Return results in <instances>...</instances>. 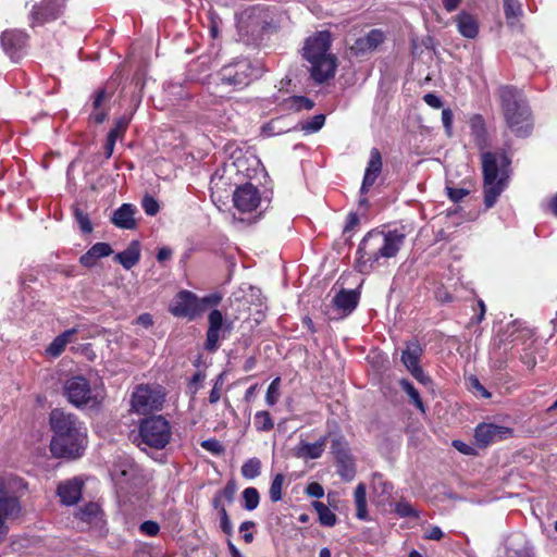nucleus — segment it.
Returning <instances> with one entry per match:
<instances>
[{"label": "nucleus", "instance_id": "f257e3e1", "mask_svg": "<svg viewBox=\"0 0 557 557\" xmlns=\"http://www.w3.org/2000/svg\"><path fill=\"white\" fill-rule=\"evenodd\" d=\"M405 242V235L398 231L369 232L361 240L357 250L356 268L361 273L385 264V261L397 255Z\"/></svg>", "mask_w": 557, "mask_h": 557}, {"label": "nucleus", "instance_id": "f03ea898", "mask_svg": "<svg viewBox=\"0 0 557 557\" xmlns=\"http://www.w3.org/2000/svg\"><path fill=\"white\" fill-rule=\"evenodd\" d=\"M331 34L329 32H318L310 36L302 48V55L310 64L312 78L318 83H323L335 74L336 59L330 52Z\"/></svg>", "mask_w": 557, "mask_h": 557}, {"label": "nucleus", "instance_id": "7ed1b4c3", "mask_svg": "<svg viewBox=\"0 0 557 557\" xmlns=\"http://www.w3.org/2000/svg\"><path fill=\"white\" fill-rule=\"evenodd\" d=\"M502 110L509 128L517 136H527L532 128L530 111L527 101L518 89L511 86L498 88Z\"/></svg>", "mask_w": 557, "mask_h": 557}, {"label": "nucleus", "instance_id": "20e7f679", "mask_svg": "<svg viewBox=\"0 0 557 557\" xmlns=\"http://www.w3.org/2000/svg\"><path fill=\"white\" fill-rule=\"evenodd\" d=\"M508 165L509 160L504 153L485 152L482 154L486 208H492L503 193Z\"/></svg>", "mask_w": 557, "mask_h": 557}, {"label": "nucleus", "instance_id": "39448f33", "mask_svg": "<svg viewBox=\"0 0 557 557\" xmlns=\"http://www.w3.org/2000/svg\"><path fill=\"white\" fill-rule=\"evenodd\" d=\"M64 394L69 401L76 407L96 408L104 398V393L99 387H91L86 377L75 375L64 383Z\"/></svg>", "mask_w": 557, "mask_h": 557}, {"label": "nucleus", "instance_id": "423d86ee", "mask_svg": "<svg viewBox=\"0 0 557 557\" xmlns=\"http://www.w3.org/2000/svg\"><path fill=\"white\" fill-rule=\"evenodd\" d=\"M140 436L150 447H164L171 436L168 421L161 416L146 419L140 425Z\"/></svg>", "mask_w": 557, "mask_h": 557}, {"label": "nucleus", "instance_id": "0eeeda50", "mask_svg": "<svg viewBox=\"0 0 557 557\" xmlns=\"http://www.w3.org/2000/svg\"><path fill=\"white\" fill-rule=\"evenodd\" d=\"M163 397L160 391L151 389L148 386H138L133 393L132 408L139 414H147L161 409Z\"/></svg>", "mask_w": 557, "mask_h": 557}, {"label": "nucleus", "instance_id": "6e6552de", "mask_svg": "<svg viewBox=\"0 0 557 557\" xmlns=\"http://www.w3.org/2000/svg\"><path fill=\"white\" fill-rule=\"evenodd\" d=\"M208 324L206 348L213 351L218 348L220 338L231 331L232 323L223 318L220 310L214 309L208 315Z\"/></svg>", "mask_w": 557, "mask_h": 557}, {"label": "nucleus", "instance_id": "1a4fd4ad", "mask_svg": "<svg viewBox=\"0 0 557 557\" xmlns=\"http://www.w3.org/2000/svg\"><path fill=\"white\" fill-rule=\"evenodd\" d=\"M84 435L77 436H53L50 449L53 456L58 458L75 459L81 456L83 449Z\"/></svg>", "mask_w": 557, "mask_h": 557}, {"label": "nucleus", "instance_id": "9d476101", "mask_svg": "<svg viewBox=\"0 0 557 557\" xmlns=\"http://www.w3.org/2000/svg\"><path fill=\"white\" fill-rule=\"evenodd\" d=\"M50 424L55 433L54 436L70 435V437H75L77 435H84L75 417L71 413H66L62 409H53L51 411Z\"/></svg>", "mask_w": 557, "mask_h": 557}, {"label": "nucleus", "instance_id": "9b49d317", "mask_svg": "<svg viewBox=\"0 0 557 557\" xmlns=\"http://www.w3.org/2000/svg\"><path fill=\"white\" fill-rule=\"evenodd\" d=\"M203 312V301L194 293L182 290L176 294V317L195 320Z\"/></svg>", "mask_w": 557, "mask_h": 557}, {"label": "nucleus", "instance_id": "f8f14e48", "mask_svg": "<svg viewBox=\"0 0 557 557\" xmlns=\"http://www.w3.org/2000/svg\"><path fill=\"white\" fill-rule=\"evenodd\" d=\"M250 66L247 61L223 67L221 79L223 84L242 88L250 83Z\"/></svg>", "mask_w": 557, "mask_h": 557}, {"label": "nucleus", "instance_id": "ddd939ff", "mask_svg": "<svg viewBox=\"0 0 557 557\" xmlns=\"http://www.w3.org/2000/svg\"><path fill=\"white\" fill-rule=\"evenodd\" d=\"M511 430L493 423H481L475 429V441L481 446H487L499 440L508 438Z\"/></svg>", "mask_w": 557, "mask_h": 557}, {"label": "nucleus", "instance_id": "4468645a", "mask_svg": "<svg viewBox=\"0 0 557 557\" xmlns=\"http://www.w3.org/2000/svg\"><path fill=\"white\" fill-rule=\"evenodd\" d=\"M234 205L243 212L255 210L260 203V195L252 184L239 186L234 193Z\"/></svg>", "mask_w": 557, "mask_h": 557}, {"label": "nucleus", "instance_id": "2eb2a0df", "mask_svg": "<svg viewBox=\"0 0 557 557\" xmlns=\"http://www.w3.org/2000/svg\"><path fill=\"white\" fill-rule=\"evenodd\" d=\"M382 171V157L380 151L376 148H372L370 151V160L368 162L362 185L360 188L361 195H366L370 187L373 186L376 178L379 177Z\"/></svg>", "mask_w": 557, "mask_h": 557}, {"label": "nucleus", "instance_id": "dca6fc26", "mask_svg": "<svg viewBox=\"0 0 557 557\" xmlns=\"http://www.w3.org/2000/svg\"><path fill=\"white\" fill-rule=\"evenodd\" d=\"M63 8L60 0H42L39 5L34 7L32 11L33 18L38 23H44L57 18Z\"/></svg>", "mask_w": 557, "mask_h": 557}, {"label": "nucleus", "instance_id": "f3484780", "mask_svg": "<svg viewBox=\"0 0 557 557\" xmlns=\"http://www.w3.org/2000/svg\"><path fill=\"white\" fill-rule=\"evenodd\" d=\"M4 484L0 481V495L5 494ZM21 512L18 499L14 496H0V529L7 519H15Z\"/></svg>", "mask_w": 557, "mask_h": 557}, {"label": "nucleus", "instance_id": "a211bd4d", "mask_svg": "<svg viewBox=\"0 0 557 557\" xmlns=\"http://www.w3.org/2000/svg\"><path fill=\"white\" fill-rule=\"evenodd\" d=\"M137 209L131 203H123L113 212L111 222L119 228L134 230L137 226L135 214Z\"/></svg>", "mask_w": 557, "mask_h": 557}, {"label": "nucleus", "instance_id": "6ab92c4d", "mask_svg": "<svg viewBox=\"0 0 557 557\" xmlns=\"http://www.w3.org/2000/svg\"><path fill=\"white\" fill-rule=\"evenodd\" d=\"M385 39V35L380 29H372L366 36L358 38L351 46L356 53L376 49Z\"/></svg>", "mask_w": 557, "mask_h": 557}, {"label": "nucleus", "instance_id": "aec40b11", "mask_svg": "<svg viewBox=\"0 0 557 557\" xmlns=\"http://www.w3.org/2000/svg\"><path fill=\"white\" fill-rule=\"evenodd\" d=\"M83 482L78 479H73L61 483L58 487V494L63 504H75L82 494Z\"/></svg>", "mask_w": 557, "mask_h": 557}, {"label": "nucleus", "instance_id": "412c9836", "mask_svg": "<svg viewBox=\"0 0 557 557\" xmlns=\"http://www.w3.org/2000/svg\"><path fill=\"white\" fill-rule=\"evenodd\" d=\"M458 32L466 38L473 39L479 33L478 20L467 12H461L455 17Z\"/></svg>", "mask_w": 557, "mask_h": 557}, {"label": "nucleus", "instance_id": "4be33fe9", "mask_svg": "<svg viewBox=\"0 0 557 557\" xmlns=\"http://www.w3.org/2000/svg\"><path fill=\"white\" fill-rule=\"evenodd\" d=\"M326 446V437H321L315 443L301 442L296 448V455L300 458L317 459L321 457Z\"/></svg>", "mask_w": 557, "mask_h": 557}, {"label": "nucleus", "instance_id": "5701e85b", "mask_svg": "<svg viewBox=\"0 0 557 557\" xmlns=\"http://www.w3.org/2000/svg\"><path fill=\"white\" fill-rule=\"evenodd\" d=\"M507 550L509 557H533L528 541L521 534L513 535L509 539Z\"/></svg>", "mask_w": 557, "mask_h": 557}, {"label": "nucleus", "instance_id": "b1692460", "mask_svg": "<svg viewBox=\"0 0 557 557\" xmlns=\"http://www.w3.org/2000/svg\"><path fill=\"white\" fill-rule=\"evenodd\" d=\"M76 333V329H70L57 336L46 348V354L52 358L59 357L64 351L66 345L73 341V336Z\"/></svg>", "mask_w": 557, "mask_h": 557}, {"label": "nucleus", "instance_id": "393cba45", "mask_svg": "<svg viewBox=\"0 0 557 557\" xmlns=\"http://www.w3.org/2000/svg\"><path fill=\"white\" fill-rule=\"evenodd\" d=\"M336 309L344 315L350 313L358 304V294L354 290H342L333 299Z\"/></svg>", "mask_w": 557, "mask_h": 557}, {"label": "nucleus", "instance_id": "a878e982", "mask_svg": "<svg viewBox=\"0 0 557 557\" xmlns=\"http://www.w3.org/2000/svg\"><path fill=\"white\" fill-rule=\"evenodd\" d=\"M422 355V348L417 342H410L407 344L406 349L403 351L401 361L408 371H411L419 366L420 357Z\"/></svg>", "mask_w": 557, "mask_h": 557}, {"label": "nucleus", "instance_id": "bb28decb", "mask_svg": "<svg viewBox=\"0 0 557 557\" xmlns=\"http://www.w3.org/2000/svg\"><path fill=\"white\" fill-rule=\"evenodd\" d=\"M27 36L20 30H7L1 36V44L7 51H13L22 48L26 42Z\"/></svg>", "mask_w": 557, "mask_h": 557}, {"label": "nucleus", "instance_id": "cd10ccee", "mask_svg": "<svg viewBox=\"0 0 557 557\" xmlns=\"http://www.w3.org/2000/svg\"><path fill=\"white\" fill-rule=\"evenodd\" d=\"M139 245L137 242H133L124 251L115 256V260H117L124 269L129 270L139 261Z\"/></svg>", "mask_w": 557, "mask_h": 557}, {"label": "nucleus", "instance_id": "c85d7f7f", "mask_svg": "<svg viewBox=\"0 0 557 557\" xmlns=\"http://www.w3.org/2000/svg\"><path fill=\"white\" fill-rule=\"evenodd\" d=\"M113 95L112 90H108V88L101 89L97 92L96 98L94 100V109L95 112L92 113L91 117L96 123H102L107 117L106 111H100L101 104L109 100Z\"/></svg>", "mask_w": 557, "mask_h": 557}, {"label": "nucleus", "instance_id": "c756f323", "mask_svg": "<svg viewBox=\"0 0 557 557\" xmlns=\"http://www.w3.org/2000/svg\"><path fill=\"white\" fill-rule=\"evenodd\" d=\"M314 103L309 98L302 96H294L283 101V108L287 111L298 112L301 110H311Z\"/></svg>", "mask_w": 557, "mask_h": 557}, {"label": "nucleus", "instance_id": "7c9ffc66", "mask_svg": "<svg viewBox=\"0 0 557 557\" xmlns=\"http://www.w3.org/2000/svg\"><path fill=\"white\" fill-rule=\"evenodd\" d=\"M366 494V485L363 483H359L355 490V503L357 508L356 516L361 520H366L368 517Z\"/></svg>", "mask_w": 557, "mask_h": 557}, {"label": "nucleus", "instance_id": "2f4dec72", "mask_svg": "<svg viewBox=\"0 0 557 557\" xmlns=\"http://www.w3.org/2000/svg\"><path fill=\"white\" fill-rule=\"evenodd\" d=\"M101 510L100 507L95 503H89L84 507L79 508L76 516L84 522L94 523L100 519Z\"/></svg>", "mask_w": 557, "mask_h": 557}, {"label": "nucleus", "instance_id": "473e14b6", "mask_svg": "<svg viewBox=\"0 0 557 557\" xmlns=\"http://www.w3.org/2000/svg\"><path fill=\"white\" fill-rule=\"evenodd\" d=\"M313 508L317 510L319 516V521L321 524L325 527H333L336 523V516L333 513L330 508L321 502H313Z\"/></svg>", "mask_w": 557, "mask_h": 557}, {"label": "nucleus", "instance_id": "72a5a7b5", "mask_svg": "<svg viewBox=\"0 0 557 557\" xmlns=\"http://www.w3.org/2000/svg\"><path fill=\"white\" fill-rule=\"evenodd\" d=\"M240 471L244 478L252 480L261 472V461L258 458H250L244 462Z\"/></svg>", "mask_w": 557, "mask_h": 557}, {"label": "nucleus", "instance_id": "f704fd0d", "mask_svg": "<svg viewBox=\"0 0 557 557\" xmlns=\"http://www.w3.org/2000/svg\"><path fill=\"white\" fill-rule=\"evenodd\" d=\"M253 423L259 432H268L273 429L274 423L268 411H258L253 417Z\"/></svg>", "mask_w": 557, "mask_h": 557}, {"label": "nucleus", "instance_id": "c9c22d12", "mask_svg": "<svg viewBox=\"0 0 557 557\" xmlns=\"http://www.w3.org/2000/svg\"><path fill=\"white\" fill-rule=\"evenodd\" d=\"M244 500V508L246 510H255L260 502V495L256 487H247L242 493Z\"/></svg>", "mask_w": 557, "mask_h": 557}, {"label": "nucleus", "instance_id": "e433bc0d", "mask_svg": "<svg viewBox=\"0 0 557 557\" xmlns=\"http://www.w3.org/2000/svg\"><path fill=\"white\" fill-rule=\"evenodd\" d=\"M324 122H325V115L318 114V115L312 116L309 120L301 122L300 129L307 134L317 133L318 131H320L323 127Z\"/></svg>", "mask_w": 557, "mask_h": 557}, {"label": "nucleus", "instance_id": "4c0bfd02", "mask_svg": "<svg viewBox=\"0 0 557 557\" xmlns=\"http://www.w3.org/2000/svg\"><path fill=\"white\" fill-rule=\"evenodd\" d=\"M284 482H285V476L282 473H277L273 478V481H272L270 490H269V496L273 503H276L282 499V491H283Z\"/></svg>", "mask_w": 557, "mask_h": 557}, {"label": "nucleus", "instance_id": "58836bf2", "mask_svg": "<svg viewBox=\"0 0 557 557\" xmlns=\"http://www.w3.org/2000/svg\"><path fill=\"white\" fill-rule=\"evenodd\" d=\"M505 15L509 23H513L521 14V5L518 0H504Z\"/></svg>", "mask_w": 557, "mask_h": 557}, {"label": "nucleus", "instance_id": "ea45409f", "mask_svg": "<svg viewBox=\"0 0 557 557\" xmlns=\"http://www.w3.org/2000/svg\"><path fill=\"white\" fill-rule=\"evenodd\" d=\"M400 385L403 389L407 393V395L410 397L412 403L416 405V407L423 412L424 406L420 398L419 392L414 388V386L407 380H401Z\"/></svg>", "mask_w": 557, "mask_h": 557}, {"label": "nucleus", "instance_id": "a19ab883", "mask_svg": "<svg viewBox=\"0 0 557 557\" xmlns=\"http://www.w3.org/2000/svg\"><path fill=\"white\" fill-rule=\"evenodd\" d=\"M280 385L281 379L275 377L269 385L267 394H265V403L268 406H274L280 398Z\"/></svg>", "mask_w": 557, "mask_h": 557}, {"label": "nucleus", "instance_id": "79ce46f5", "mask_svg": "<svg viewBox=\"0 0 557 557\" xmlns=\"http://www.w3.org/2000/svg\"><path fill=\"white\" fill-rule=\"evenodd\" d=\"M372 488L375 494L383 497L388 496L392 491V486L379 474L373 475Z\"/></svg>", "mask_w": 557, "mask_h": 557}, {"label": "nucleus", "instance_id": "37998d69", "mask_svg": "<svg viewBox=\"0 0 557 557\" xmlns=\"http://www.w3.org/2000/svg\"><path fill=\"white\" fill-rule=\"evenodd\" d=\"M129 121H131V117L129 116H126V115H123L121 116L116 122H115V126L114 128H112L110 132H109V136L114 138V139H119L123 136V134L125 133L128 124H129Z\"/></svg>", "mask_w": 557, "mask_h": 557}, {"label": "nucleus", "instance_id": "c03bdc74", "mask_svg": "<svg viewBox=\"0 0 557 557\" xmlns=\"http://www.w3.org/2000/svg\"><path fill=\"white\" fill-rule=\"evenodd\" d=\"M201 447L211 453L214 456H220L225 451L224 446L220 443V441L215 438H209L201 442Z\"/></svg>", "mask_w": 557, "mask_h": 557}, {"label": "nucleus", "instance_id": "a18cd8bd", "mask_svg": "<svg viewBox=\"0 0 557 557\" xmlns=\"http://www.w3.org/2000/svg\"><path fill=\"white\" fill-rule=\"evenodd\" d=\"M139 532L146 536H156L160 532V525L153 520H146L138 527Z\"/></svg>", "mask_w": 557, "mask_h": 557}, {"label": "nucleus", "instance_id": "49530a36", "mask_svg": "<svg viewBox=\"0 0 557 557\" xmlns=\"http://www.w3.org/2000/svg\"><path fill=\"white\" fill-rule=\"evenodd\" d=\"M205 379L206 374L203 372H196L187 385V393L191 396L196 395V393L200 389Z\"/></svg>", "mask_w": 557, "mask_h": 557}, {"label": "nucleus", "instance_id": "de8ad7c7", "mask_svg": "<svg viewBox=\"0 0 557 557\" xmlns=\"http://www.w3.org/2000/svg\"><path fill=\"white\" fill-rule=\"evenodd\" d=\"M75 219L79 225V228L84 233H91L92 225L89 221V218L86 213H84L81 209L76 208L74 211Z\"/></svg>", "mask_w": 557, "mask_h": 557}, {"label": "nucleus", "instance_id": "09e8293b", "mask_svg": "<svg viewBox=\"0 0 557 557\" xmlns=\"http://www.w3.org/2000/svg\"><path fill=\"white\" fill-rule=\"evenodd\" d=\"M141 206L148 215H156L160 208L157 200L150 195H145L141 200Z\"/></svg>", "mask_w": 557, "mask_h": 557}, {"label": "nucleus", "instance_id": "8fccbe9b", "mask_svg": "<svg viewBox=\"0 0 557 557\" xmlns=\"http://www.w3.org/2000/svg\"><path fill=\"white\" fill-rule=\"evenodd\" d=\"M94 256L98 259L111 255L112 249L107 243H97L89 249Z\"/></svg>", "mask_w": 557, "mask_h": 557}, {"label": "nucleus", "instance_id": "3c124183", "mask_svg": "<svg viewBox=\"0 0 557 557\" xmlns=\"http://www.w3.org/2000/svg\"><path fill=\"white\" fill-rule=\"evenodd\" d=\"M395 510L400 517L417 516L414 508L407 502L398 503Z\"/></svg>", "mask_w": 557, "mask_h": 557}, {"label": "nucleus", "instance_id": "603ef678", "mask_svg": "<svg viewBox=\"0 0 557 557\" xmlns=\"http://www.w3.org/2000/svg\"><path fill=\"white\" fill-rule=\"evenodd\" d=\"M236 493V486L233 482H228L224 488L216 492L221 497L228 503H232Z\"/></svg>", "mask_w": 557, "mask_h": 557}, {"label": "nucleus", "instance_id": "864d4df0", "mask_svg": "<svg viewBox=\"0 0 557 557\" xmlns=\"http://www.w3.org/2000/svg\"><path fill=\"white\" fill-rule=\"evenodd\" d=\"M222 383H223V374H220L215 381V384H214L212 391L210 392V395H209V401L211 404H215L220 400V397H221L220 386L222 385Z\"/></svg>", "mask_w": 557, "mask_h": 557}, {"label": "nucleus", "instance_id": "5fc2aeb1", "mask_svg": "<svg viewBox=\"0 0 557 557\" xmlns=\"http://www.w3.org/2000/svg\"><path fill=\"white\" fill-rule=\"evenodd\" d=\"M252 528H255V522L252 521H244L239 527V532L244 534L246 543H251L253 541V534L248 532Z\"/></svg>", "mask_w": 557, "mask_h": 557}, {"label": "nucleus", "instance_id": "6e6d98bb", "mask_svg": "<svg viewBox=\"0 0 557 557\" xmlns=\"http://www.w3.org/2000/svg\"><path fill=\"white\" fill-rule=\"evenodd\" d=\"M282 123V120L281 119H276V120H273L271 121L267 127L264 128L267 132H269V135H277V134H282L286 131H288L289 128H284V127H281L280 124Z\"/></svg>", "mask_w": 557, "mask_h": 557}, {"label": "nucleus", "instance_id": "4d7b16f0", "mask_svg": "<svg viewBox=\"0 0 557 557\" xmlns=\"http://www.w3.org/2000/svg\"><path fill=\"white\" fill-rule=\"evenodd\" d=\"M469 382L471 389L476 393H480L482 397L488 398L491 396V394L484 388V386L480 383V381L476 377L471 376L469 379Z\"/></svg>", "mask_w": 557, "mask_h": 557}, {"label": "nucleus", "instance_id": "13d9d810", "mask_svg": "<svg viewBox=\"0 0 557 557\" xmlns=\"http://www.w3.org/2000/svg\"><path fill=\"white\" fill-rule=\"evenodd\" d=\"M307 494L312 496V497H315V498H321L323 497L324 495V490L323 487L317 483V482H312L310 483L308 486H307Z\"/></svg>", "mask_w": 557, "mask_h": 557}, {"label": "nucleus", "instance_id": "bf43d9fd", "mask_svg": "<svg viewBox=\"0 0 557 557\" xmlns=\"http://www.w3.org/2000/svg\"><path fill=\"white\" fill-rule=\"evenodd\" d=\"M467 195H468V191L466 189H462V188H448V196L455 202L460 201Z\"/></svg>", "mask_w": 557, "mask_h": 557}, {"label": "nucleus", "instance_id": "052dcab7", "mask_svg": "<svg viewBox=\"0 0 557 557\" xmlns=\"http://www.w3.org/2000/svg\"><path fill=\"white\" fill-rule=\"evenodd\" d=\"M443 535V531L438 527H432L426 530L424 537L432 541H440Z\"/></svg>", "mask_w": 557, "mask_h": 557}, {"label": "nucleus", "instance_id": "680f3d73", "mask_svg": "<svg viewBox=\"0 0 557 557\" xmlns=\"http://www.w3.org/2000/svg\"><path fill=\"white\" fill-rule=\"evenodd\" d=\"M425 103L434 109H440L442 107V100L434 94H426L423 97Z\"/></svg>", "mask_w": 557, "mask_h": 557}, {"label": "nucleus", "instance_id": "e2e57ef3", "mask_svg": "<svg viewBox=\"0 0 557 557\" xmlns=\"http://www.w3.org/2000/svg\"><path fill=\"white\" fill-rule=\"evenodd\" d=\"M442 122L445 129L449 133L453 124V112L449 109H444L442 111Z\"/></svg>", "mask_w": 557, "mask_h": 557}, {"label": "nucleus", "instance_id": "0e129e2a", "mask_svg": "<svg viewBox=\"0 0 557 557\" xmlns=\"http://www.w3.org/2000/svg\"><path fill=\"white\" fill-rule=\"evenodd\" d=\"M412 376L418 380L422 384H428L430 382V377L422 371L420 367L409 371Z\"/></svg>", "mask_w": 557, "mask_h": 557}, {"label": "nucleus", "instance_id": "69168bd1", "mask_svg": "<svg viewBox=\"0 0 557 557\" xmlns=\"http://www.w3.org/2000/svg\"><path fill=\"white\" fill-rule=\"evenodd\" d=\"M97 261V258L94 253L88 250L85 255L81 257V263L85 267H92Z\"/></svg>", "mask_w": 557, "mask_h": 557}, {"label": "nucleus", "instance_id": "338daca9", "mask_svg": "<svg viewBox=\"0 0 557 557\" xmlns=\"http://www.w3.org/2000/svg\"><path fill=\"white\" fill-rule=\"evenodd\" d=\"M136 323L148 329L152 325V317L149 313H143L136 319Z\"/></svg>", "mask_w": 557, "mask_h": 557}, {"label": "nucleus", "instance_id": "774afa93", "mask_svg": "<svg viewBox=\"0 0 557 557\" xmlns=\"http://www.w3.org/2000/svg\"><path fill=\"white\" fill-rule=\"evenodd\" d=\"M220 528L227 535H231L233 533V525L231 523L228 516H225L223 517V519L220 520Z\"/></svg>", "mask_w": 557, "mask_h": 557}]
</instances>
